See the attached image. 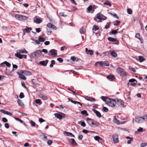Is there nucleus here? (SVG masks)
Wrapping results in <instances>:
<instances>
[{
	"label": "nucleus",
	"mask_w": 147,
	"mask_h": 147,
	"mask_svg": "<svg viewBox=\"0 0 147 147\" xmlns=\"http://www.w3.org/2000/svg\"><path fill=\"white\" fill-rule=\"evenodd\" d=\"M32 29L31 28H26V31L28 33H29L30 32Z\"/></svg>",
	"instance_id": "nucleus-52"
},
{
	"label": "nucleus",
	"mask_w": 147,
	"mask_h": 147,
	"mask_svg": "<svg viewBox=\"0 0 147 147\" xmlns=\"http://www.w3.org/2000/svg\"><path fill=\"white\" fill-rule=\"evenodd\" d=\"M127 12L128 14H131L132 13V10L128 8L127 9Z\"/></svg>",
	"instance_id": "nucleus-40"
},
{
	"label": "nucleus",
	"mask_w": 147,
	"mask_h": 147,
	"mask_svg": "<svg viewBox=\"0 0 147 147\" xmlns=\"http://www.w3.org/2000/svg\"><path fill=\"white\" fill-rule=\"evenodd\" d=\"M30 123L31 125L33 126H35V123L34 122L32 121H30Z\"/></svg>",
	"instance_id": "nucleus-56"
},
{
	"label": "nucleus",
	"mask_w": 147,
	"mask_h": 147,
	"mask_svg": "<svg viewBox=\"0 0 147 147\" xmlns=\"http://www.w3.org/2000/svg\"><path fill=\"white\" fill-rule=\"evenodd\" d=\"M116 103L120 106H123L124 105L123 102L121 99H117Z\"/></svg>",
	"instance_id": "nucleus-12"
},
{
	"label": "nucleus",
	"mask_w": 147,
	"mask_h": 147,
	"mask_svg": "<svg viewBox=\"0 0 147 147\" xmlns=\"http://www.w3.org/2000/svg\"><path fill=\"white\" fill-rule=\"evenodd\" d=\"M143 122L147 120V114L142 117Z\"/></svg>",
	"instance_id": "nucleus-31"
},
{
	"label": "nucleus",
	"mask_w": 147,
	"mask_h": 147,
	"mask_svg": "<svg viewBox=\"0 0 147 147\" xmlns=\"http://www.w3.org/2000/svg\"><path fill=\"white\" fill-rule=\"evenodd\" d=\"M93 111L94 113L96 114V115L98 117L100 118L102 117V115L100 112L95 109H93Z\"/></svg>",
	"instance_id": "nucleus-17"
},
{
	"label": "nucleus",
	"mask_w": 147,
	"mask_h": 147,
	"mask_svg": "<svg viewBox=\"0 0 147 147\" xmlns=\"http://www.w3.org/2000/svg\"><path fill=\"white\" fill-rule=\"evenodd\" d=\"M5 114L9 115L10 116H11L12 115V113L6 111V113H5Z\"/></svg>",
	"instance_id": "nucleus-60"
},
{
	"label": "nucleus",
	"mask_w": 147,
	"mask_h": 147,
	"mask_svg": "<svg viewBox=\"0 0 147 147\" xmlns=\"http://www.w3.org/2000/svg\"><path fill=\"white\" fill-rule=\"evenodd\" d=\"M54 115L55 117L60 119H61L63 117L59 113H55L54 114Z\"/></svg>",
	"instance_id": "nucleus-21"
},
{
	"label": "nucleus",
	"mask_w": 147,
	"mask_h": 147,
	"mask_svg": "<svg viewBox=\"0 0 147 147\" xmlns=\"http://www.w3.org/2000/svg\"><path fill=\"white\" fill-rule=\"evenodd\" d=\"M38 40L40 42H43L45 41V40L44 38L40 37L39 38Z\"/></svg>",
	"instance_id": "nucleus-43"
},
{
	"label": "nucleus",
	"mask_w": 147,
	"mask_h": 147,
	"mask_svg": "<svg viewBox=\"0 0 147 147\" xmlns=\"http://www.w3.org/2000/svg\"><path fill=\"white\" fill-rule=\"evenodd\" d=\"M107 79H109L110 80H113L114 78V77L113 75H110L107 76Z\"/></svg>",
	"instance_id": "nucleus-29"
},
{
	"label": "nucleus",
	"mask_w": 147,
	"mask_h": 147,
	"mask_svg": "<svg viewBox=\"0 0 147 147\" xmlns=\"http://www.w3.org/2000/svg\"><path fill=\"white\" fill-rule=\"evenodd\" d=\"M116 103V102L115 100L109 98L107 103L109 106L113 107L115 106Z\"/></svg>",
	"instance_id": "nucleus-4"
},
{
	"label": "nucleus",
	"mask_w": 147,
	"mask_h": 147,
	"mask_svg": "<svg viewBox=\"0 0 147 147\" xmlns=\"http://www.w3.org/2000/svg\"><path fill=\"white\" fill-rule=\"evenodd\" d=\"M42 19L40 18H37L36 17H35L34 19V22L36 23L39 24L42 22Z\"/></svg>",
	"instance_id": "nucleus-10"
},
{
	"label": "nucleus",
	"mask_w": 147,
	"mask_h": 147,
	"mask_svg": "<svg viewBox=\"0 0 147 147\" xmlns=\"http://www.w3.org/2000/svg\"><path fill=\"white\" fill-rule=\"evenodd\" d=\"M59 15L61 16H63L65 17H66L67 16V15L64 14L63 13H59Z\"/></svg>",
	"instance_id": "nucleus-61"
},
{
	"label": "nucleus",
	"mask_w": 147,
	"mask_h": 147,
	"mask_svg": "<svg viewBox=\"0 0 147 147\" xmlns=\"http://www.w3.org/2000/svg\"><path fill=\"white\" fill-rule=\"evenodd\" d=\"M111 54L113 57L115 58L117 56V53L114 51H111Z\"/></svg>",
	"instance_id": "nucleus-26"
},
{
	"label": "nucleus",
	"mask_w": 147,
	"mask_h": 147,
	"mask_svg": "<svg viewBox=\"0 0 147 147\" xmlns=\"http://www.w3.org/2000/svg\"><path fill=\"white\" fill-rule=\"evenodd\" d=\"M21 72V70H20L17 72V74L19 75V78L23 80H26V78L22 74L23 73H20Z\"/></svg>",
	"instance_id": "nucleus-9"
},
{
	"label": "nucleus",
	"mask_w": 147,
	"mask_h": 147,
	"mask_svg": "<svg viewBox=\"0 0 147 147\" xmlns=\"http://www.w3.org/2000/svg\"><path fill=\"white\" fill-rule=\"evenodd\" d=\"M94 139L98 142L99 143H102V138H94Z\"/></svg>",
	"instance_id": "nucleus-38"
},
{
	"label": "nucleus",
	"mask_w": 147,
	"mask_h": 147,
	"mask_svg": "<svg viewBox=\"0 0 147 147\" xmlns=\"http://www.w3.org/2000/svg\"><path fill=\"white\" fill-rule=\"evenodd\" d=\"M71 102L72 103H73L74 104H76L77 103L78 104H79V105H80V106H78V107H79V108H80L81 107H82V105L81 104V103H80V102H77V101H73V100H70Z\"/></svg>",
	"instance_id": "nucleus-23"
},
{
	"label": "nucleus",
	"mask_w": 147,
	"mask_h": 147,
	"mask_svg": "<svg viewBox=\"0 0 147 147\" xmlns=\"http://www.w3.org/2000/svg\"><path fill=\"white\" fill-rule=\"evenodd\" d=\"M137 131L138 132H142L143 131V128H142L140 127L139 128L137 129Z\"/></svg>",
	"instance_id": "nucleus-45"
},
{
	"label": "nucleus",
	"mask_w": 147,
	"mask_h": 147,
	"mask_svg": "<svg viewBox=\"0 0 147 147\" xmlns=\"http://www.w3.org/2000/svg\"><path fill=\"white\" fill-rule=\"evenodd\" d=\"M4 64H5L7 66L9 67H10L11 66V64L5 61L3 63H2L0 65V67L3 66V65Z\"/></svg>",
	"instance_id": "nucleus-20"
},
{
	"label": "nucleus",
	"mask_w": 147,
	"mask_h": 147,
	"mask_svg": "<svg viewBox=\"0 0 147 147\" xmlns=\"http://www.w3.org/2000/svg\"><path fill=\"white\" fill-rule=\"evenodd\" d=\"M117 72L120 75L123 77L125 75V72L122 68L120 67L117 68L116 69Z\"/></svg>",
	"instance_id": "nucleus-5"
},
{
	"label": "nucleus",
	"mask_w": 147,
	"mask_h": 147,
	"mask_svg": "<svg viewBox=\"0 0 147 147\" xmlns=\"http://www.w3.org/2000/svg\"><path fill=\"white\" fill-rule=\"evenodd\" d=\"M114 26H117L120 23V22L119 20H116L113 22Z\"/></svg>",
	"instance_id": "nucleus-28"
},
{
	"label": "nucleus",
	"mask_w": 147,
	"mask_h": 147,
	"mask_svg": "<svg viewBox=\"0 0 147 147\" xmlns=\"http://www.w3.org/2000/svg\"><path fill=\"white\" fill-rule=\"evenodd\" d=\"M55 63V61L54 60H52L51 61V63L50 65V67H53V65Z\"/></svg>",
	"instance_id": "nucleus-37"
},
{
	"label": "nucleus",
	"mask_w": 147,
	"mask_h": 147,
	"mask_svg": "<svg viewBox=\"0 0 147 147\" xmlns=\"http://www.w3.org/2000/svg\"><path fill=\"white\" fill-rule=\"evenodd\" d=\"M47 26L50 29L56 30V27L53 24L51 23H48L47 25Z\"/></svg>",
	"instance_id": "nucleus-7"
},
{
	"label": "nucleus",
	"mask_w": 147,
	"mask_h": 147,
	"mask_svg": "<svg viewBox=\"0 0 147 147\" xmlns=\"http://www.w3.org/2000/svg\"><path fill=\"white\" fill-rule=\"evenodd\" d=\"M110 14L111 15L113 16V17L116 18L117 19H119V17L118 16H117V15L116 13L113 14L112 13H110Z\"/></svg>",
	"instance_id": "nucleus-36"
},
{
	"label": "nucleus",
	"mask_w": 147,
	"mask_h": 147,
	"mask_svg": "<svg viewBox=\"0 0 147 147\" xmlns=\"http://www.w3.org/2000/svg\"><path fill=\"white\" fill-rule=\"evenodd\" d=\"M113 140L115 143H118L119 141L118 138H113Z\"/></svg>",
	"instance_id": "nucleus-46"
},
{
	"label": "nucleus",
	"mask_w": 147,
	"mask_h": 147,
	"mask_svg": "<svg viewBox=\"0 0 147 147\" xmlns=\"http://www.w3.org/2000/svg\"><path fill=\"white\" fill-rule=\"evenodd\" d=\"M139 61L140 62H142L146 60V59L141 56H140L138 57Z\"/></svg>",
	"instance_id": "nucleus-24"
},
{
	"label": "nucleus",
	"mask_w": 147,
	"mask_h": 147,
	"mask_svg": "<svg viewBox=\"0 0 147 147\" xmlns=\"http://www.w3.org/2000/svg\"><path fill=\"white\" fill-rule=\"evenodd\" d=\"M64 134L66 136H68L71 137H75V136L74 135H73L71 133L67 132L66 131H65L63 132Z\"/></svg>",
	"instance_id": "nucleus-14"
},
{
	"label": "nucleus",
	"mask_w": 147,
	"mask_h": 147,
	"mask_svg": "<svg viewBox=\"0 0 147 147\" xmlns=\"http://www.w3.org/2000/svg\"><path fill=\"white\" fill-rule=\"evenodd\" d=\"M91 125H90V126L92 127H95L96 126V124L94 123L93 120L92 121L91 123Z\"/></svg>",
	"instance_id": "nucleus-62"
},
{
	"label": "nucleus",
	"mask_w": 147,
	"mask_h": 147,
	"mask_svg": "<svg viewBox=\"0 0 147 147\" xmlns=\"http://www.w3.org/2000/svg\"><path fill=\"white\" fill-rule=\"evenodd\" d=\"M48 62V60H46L45 61H40L39 62V64L42 65L44 66L47 65Z\"/></svg>",
	"instance_id": "nucleus-18"
},
{
	"label": "nucleus",
	"mask_w": 147,
	"mask_h": 147,
	"mask_svg": "<svg viewBox=\"0 0 147 147\" xmlns=\"http://www.w3.org/2000/svg\"><path fill=\"white\" fill-rule=\"evenodd\" d=\"M81 113L83 115H86V114H87L86 115H88V114L87 113V112L85 110H84L82 111H81Z\"/></svg>",
	"instance_id": "nucleus-47"
},
{
	"label": "nucleus",
	"mask_w": 147,
	"mask_h": 147,
	"mask_svg": "<svg viewBox=\"0 0 147 147\" xmlns=\"http://www.w3.org/2000/svg\"><path fill=\"white\" fill-rule=\"evenodd\" d=\"M85 32V30L83 27H82L80 29V32L81 34H83Z\"/></svg>",
	"instance_id": "nucleus-34"
},
{
	"label": "nucleus",
	"mask_w": 147,
	"mask_h": 147,
	"mask_svg": "<svg viewBox=\"0 0 147 147\" xmlns=\"http://www.w3.org/2000/svg\"><path fill=\"white\" fill-rule=\"evenodd\" d=\"M19 97L21 98H22L24 97V95L23 92H21L19 95Z\"/></svg>",
	"instance_id": "nucleus-48"
},
{
	"label": "nucleus",
	"mask_w": 147,
	"mask_h": 147,
	"mask_svg": "<svg viewBox=\"0 0 147 147\" xmlns=\"http://www.w3.org/2000/svg\"><path fill=\"white\" fill-rule=\"evenodd\" d=\"M2 120L5 123L8 121L7 119L5 117H3L2 118Z\"/></svg>",
	"instance_id": "nucleus-53"
},
{
	"label": "nucleus",
	"mask_w": 147,
	"mask_h": 147,
	"mask_svg": "<svg viewBox=\"0 0 147 147\" xmlns=\"http://www.w3.org/2000/svg\"><path fill=\"white\" fill-rule=\"evenodd\" d=\"M142 117H135V121L137 123H142L143 122Z\"/></svg>",
	"instance_id": "nucleus-11"
},
{
	"label": "nucleus",
	"mask_w": 147,
	"mask_h": 147,
	"mask_svg": "<svg viewBox=\"0 0 147 147\" xmlns=\"http://www.w3.org/2000/svg\"><path fill=\"white\" fill-rule=\"evenodd\" d=\"M15 17L17 20L21 21L26 20L28 18V17L18 14H15Z\"/></svg>",
	"instance_id": "nucleus-3"
},
{
	"label": "nucleus",
	"mask_w": 147,
	"mask_h": 147,
	"mask_svg": "<svg viewBox=\"0 0 147 147\" xmlns=\"http://www.w3.org/2000/svg\"><path fill=\"white\" fill-rule=\"evenodd\" d=\"M35 102L36 103L40 105L41 104H42L41 100L40 99H36L35 100Z\"/></svg>",
	"instance_id": "nucleus-35"
},
{
	"label": "nucleus",
	"mask_w": 147,
	"mask_h": 147,
	"mask_svg": "<svg viewBox=\"0 0 147 147\" xmlns=\"http://www.w3.org/2000/svg\"><path fill=\"white\" fill-rule=\"evenodd\" d=\"M140 34L139 33H137L136 34L135 36V37L136 38H138L139 40H140Z\"/></svg>",
	"instance_id": "nucleus-58"
},
{
	"label": "nucleus",
	"mask_w": 147,
	"mask_h": 147,
	"mask_svg": "<svg viewBox=\"0 0 147 147\" xmlns=\"http://www.w3.org/2000/svg\"><path fill=\"white\" fill-rule=\"evenodd\" d=\"M5 127L7 129H8L9 127V124L7 123H6L5 124Z\"/></svg>",
	"instance_id": "nucleus-64"
},
{
	"label": "nucleus",
	"mask_w": 147,
	"mask_h": 147,
	"mask_svg": "<svg viewBox=\"0 0 147 147\" xmlns=\"http://www.w3.org/2000/svg\"><path fill=\"white\" fill-rule=\"evenodd\" d=\"M57 60L60 62L62 63L63 62V59L61 58H59L57 59Z\"/></svg>",
	"instance_id": "nucleus-55"
},
{
	"label": "nucleus",
	"mask_w": 147,
	"mask_h": 147,
	"mask_svg": "<svg viewBox=\"0 0 147 147\" xmlns=\"http://www.w3.org/2000/svg\"><path fill=\"white\" fill-rule=\"evenodd\" d=\"M113 121L114 123H116L117 125H120L119 121L117 119L115 116L114 117Z\"/></svg>",
	"instance_id": "nucleus-22"
},
{
	"label": "nucleus",
	"mask_w": 147,
	"mask_h": 147,
	"mask_svg": "<svg viewBox=\"0 0 147 147\" xmlns=\"http://www.w3.org/2000/svg\"><path fill=\"white\" fill-rule=\"evenodd\" d=\"M20 73H23L26 76H31L32 75V74L30 71H28L21 70Z\"/></svg>",
	"instance_id": "nucleus-8"
},
{
	"label": "nucleus",
	"mask_w": 147,
	"mask_h": 147,
	"mask_svg": "<svg viewBox=\"0 0 147 147\" xmlns=\"http://www.w3.org/2000/svg\"><path fill=\"white\" fill-rule=\"evenodd\" d=\"M85 51L86 53L88 55H92L94 54L93 51L92 50H88L87 48L85 49Z\"/></svg>",
	"instance_id": "nucleus-15"
},
{
	"label": "nucleus",
	"mask_w": 147,
	"mask_h": 147,
	"mask_svg": "<svg viewBox=\"0 0 147 147\" xmlns=\"http://www.w3.org/2000/svg\"><path fill=\"white\" fill-rule=\"evenodd\" d=\"M40 136L42 138H47V136L42 133H41L40 134Z\"/></svg>",
	"instance_id": "nucleus-41"
},
{
	"label": "nucleus",
	"mask_w": 147,
	"mask_h": 147,
	"mask_svg": "<svg viewBox=\"0 0 147 147\" xmlns=\"http://www.w3.org/2000/svg\"><path fill=\"white\" fill-rule=\"evenodd\" d=\"M140 146L141 147H144L147 145V143H142L140 144Z\"/></svg>",
	"instance_id": "nucleus-39"
},
{
	"label": "nucleus",
	"mask_w": 147,
	"mask_h": 147,
	"mask_svg": "<svg viewBox=\"0 0 147 147\" xmlns=\"http://www.w3.org/2000/svg\"><path fill=\"white\" fill-rule=\"evenodd\" d=\"M17 102L18 105L21 107H23L24 106V104L22 102V100L20 99H18V100Z\"/></svg>",
	"instance_id": "nucleus-25"
},
{
	"label": "nucleus",
	"mask_w": 147,
	"mask_h": 147,
	"mask_svg": "<svg viewBox=\"0 0 147 147\" xmlns=\"http://www.w3.org/2000/svg\"><path fill=\"white\" fill-rule=\"evenodd\" d=\"M109 24H110L109 22L107 23V24L106 25V26H105V29H107L109 28Z\"/></svg>",
	"instance_id": "nucleus-50"
},
{
	"label": "nucleus",
	"mask_w": 147,
	"mask_h": 147,
	"mask_svg": "<svg viewBox=\"0 0 147 147\" xmlns=\"http://www.w3.org/2000/svg\"><path fill=\"white\" fill-rule=\"evenodd\" d=\"M85 98L86 100L91 101V102H94L95 101V99L90 97H88L87 96H86L85 97Z\"/></svg>",
	"instance_id": "nucleus-19"
},
{
	"label": "nucleus",
	"mask_w": 147,
	"mask_h": 147,
	"mask_svg": "<svg viewBox=\"0 0 147 147\" xmlns=\"http://www.w3.org/2000/svg\"><path fill=\"white\" fill-rule=\"evenodd\" d=\"M53 143V141L51 140H48L47 142V143L49 145H51Z\"/></svg>",
	"instance_id": "nucleus-49"
},
{
	"label": "nucleus",
	"mask_w": 147,
	"mask_h": 147,
	"mask_svg": "<svg viewBox=\"0 0 147 147\" xmlns=\"http://www.w3.org/2000/svg\"><path fill=\"white\" fill-rule=\"evenodd\" d=\"M98 29L99 28L97 26H94L93 28V30L94 31L98 30Z\"/></svg>",
	"instance_id": "nucleus-42"
},
{
	"label": "nucleus",
	"mask_w": 147,
	"mask_h": 147,
	"mask_svg": "<svg viewBox=\"0 0 147 147\" xmlns=\"http://www.w3.org/2000/svg\"><path fill=\"white\" fill-rule=\"evenodd\" d=\"M102 110L105 112H107L108 111V109L105 107H103Z\"/></svg>",
	"instance_id": "nucleus-51"
},
{
	"label": "nucleus",
	"mask_w": 147,
	"mask_h": 147,
	"mask_svg": "<svg viewBox=\"0 0 147 147\" xmlns=\"http://www.w3.org/2000/svg\"><path fill=\"white\" fill-rule=\"evenodd\" d=\"M17 53L15 54V56L20 59H22L23 58V55L21 54L26 53H28V52L25 49L23 50L20 49L16 51Z\"/></svg>",
	"instance_id": "nucleus-2"
},
{
	"label": "nucleus",
	"mask_w": 147,
	"mask_h": 147,
	"mask_svg": "<svg viewBox=\"0 0 147 147\" xmlns=\"http://www.w3.org/2000/svg\"><path fill=\"white\" fill-rule=\"evenodd\" d=\"M14 118L16 121H19V122H20L21 123H23V121L22 120L19 119L18 118H16V117H14Z\"/></svg>",
	"instance_id": "nucleus-44"
},
{
	"label": "nucleus",
	"mask_w": 147,
	"mask_h": 147,
	"mask_svg": "<svg viewBox=\"0 0 147 147\" xmlns=\"http://www.w3.org/2000/svg\"><path fill=\"white\" fill-rule=\"evenodd\" d=\"M70 144L73 146H76L78 145V144L76 142L75 140L73 138H71L69 140Z\"/></svg>",
	"instance_id": "nucleus-13"
},
{
	"label": "nucleus",
	"mask_w": 147,
	"mask_h": 147,
	"mask_svg": "<svg viewBox=\"0 0 147 147\" xmlns=\"http://www.w3.org/2000/svg\"><path fill=\"white\" fill-rule=\"evenodd\" d=\"M107 39L108 40L112 42H115L116 41V39L114 38L109 37Z\"/></svg>",
	"instance_id": "nucleus-30"
},
{
	"label": "nucleus",
	"mask_w": 147,
	"mask_h": 147,
	"mask_svg": "<svg viewBox=\"0 0 147 147\" xmlns=\"http://www.w3.org/2000/svg\"><path fill=\"white\" fill-rule=\"evenodd\" d=\"M101 98L102 100L106 102L107 103V101L108 100V99H109V98L107 97H105L104 96H102L101 97Z\"/></svg>",
	"instance_id": "nucleus-27"
},
{
	"label": "nucleus",
	"mask_w": 147,
	"mask_h": 147,
	"mask_svg": "<svg viewBox=\"0 0 147 147\" xmlns=\"http://www.w3.org/2000/svg\"><path fill=\"white\" fill-rule=\"evenodd\" d=\"M111 32L113 34H115L117 33V32L116 30H115L112 31Z\"/></svg>",
	"instance_id": "nucleus-59"
},
{
	"label": "nucleus",
	"mask_w": 147,
	"mask_h": 147,
	"mask_svg": "<svg viewBox=\"0 0 147 147\" xmlns=\"http://www.w3.org/2000/svg\"><path fill=\"white\" fill-rule=\"evenodd\" d=\"M135 81H136L137 82V81H136V80L134 79H130L129 80V82H134Z\"/></svg>",
	"instance_id": "nucleus-57"
},
{
	"label": "nucleus",
	"mask_w": 147,
	"mask_h": 147,
	"mask_svg": "<svg viewBox=\"0 0 147 147\" xmlns=\"http://www.w3.org/2000/svg\"><path fill=\"white\" fill-rule=\"evenodd\" d=\"M87 121L89 125H92L91 123L93 121L92 119L89 118H87Z\"/></svg>",
	"instance_id": "nucleus-33"
},
{
	"label": "nucleus",
	"mask_w": 147,
	"mask_h": 147,
	"mask_svg": "<svg viewBox=\"0 0 147 147\" xmlns=\"http://www.w3.org/2000/svg\"><path fill=\"white\" fill-rule=\"evenodd\" d=\"M96 17L98 19L100 20H105L106 19V17L104 16L102 14H101L100 13H97Z\"/></svg>",
	"instance_id": "nucleus-6"
},
{
	"label": "nucleus",
	"mask_w": 147,
	"mask_h": 147,
	"mask_svg": "<svg viewBox=\"0 0 147 147\" xmlns=\"http://www.w3.org/2000/svg\"><path fill=\"white\" fill-rule=\"evenodd\" d=\"M42 51L39 50H36L35 52L29 55L31 59H36L39 57L41 55Z\"/></svg>",
	"instance_id": "nucleus-1"
},
{
	"label": "nucleus",
	"mask_w": 147,
	"mask_h": 147,
	"mask_svg": "<svg viewBox=\"0 0 147 147\" xmlns=\"http://www.w3.org/2000/svg\"><path fill=\"white\" fill-rule=\"evenodd\" d=\"M39 96L40 98L43 100H46L48 98L47 96L46 95L42 93L39 94Z\"/></svg>",
	"instance_id": "nucleus-16"
},
{
	"label": "nucleus",
	"mask_w": 147,
	"mask_h": 147,
	"mask_svg": "<svg viewBox=\"0 0 147 147\" xmlns=\"http://www.w3.org/2000/svg\"><path fill=\"white\" fill-rule=\"evenodd\" d=\"M139 23L140 24L141 28L142 30H143L144 28L143 27L141 21H139Z\"/></svg>",
	"instance_id": "nucleus-63"
},
{
	"label": "nucleus",
	"mask_w": 147,
	"mask_h": 147,
	"mask_svg": "<svg viewBox=\"0 0 147 147\" xmlns=\"http://www.w3.org/2000/svg\"><path fill=\"white\" fill-rule=\"evenodd\" d=\"M103 4L104 5H108L109 7H111V3L110 2H109L108 1H107L106 2H104L103 3Z\"/></svg>",
	"instance_id": "nucleus-32"
},
{
	"label": "nucleus",
	"mask_w": 147,
	"mask_h": 147,
	"mask_svg": "<svg viewBox=\"0 0 147 147\" xmlns=\"http://www.w3.org/2000/svg\"><path fill=\"white\" fill-rule=\"evenodd\" d=\"M92 8V6L90 5L87 8V9L89 11H90L91 10Z\"/></svg>",
	"instance_id": "nucleus-54"
}]
</instances>
